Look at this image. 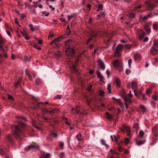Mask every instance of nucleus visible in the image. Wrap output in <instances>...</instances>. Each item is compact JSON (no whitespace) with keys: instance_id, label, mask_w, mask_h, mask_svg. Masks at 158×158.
Here are the masks:
<instances>
[{"instance_id":"obj_1","label":"nucleus","mask_w":158,"mask_h":158,"mask_svg":"<svg viewBox=\"0 0 158 158\" xmlns=\"http://www.w3.org/2000/svg\"><path fill=\"white\" fill-rule=\"evenodd\" d=\"M16 118L18 119V121L19 124L13 126L11 128L13 134L15 138L17 140H19L20 134L23 130V129L25 127V125L23 123V121L25 120V119L19 116L16 117Z\"/></svg>"},{"instance_id":"obj_2","label":"nucleus","mask_w":158,"mask_h":158,"mask_svg":"<svg viewBox=\"0 0 158 158\" xmlns=\"http://www.w3.org/2000/svg\"><path fill=\"white\" fill-rule=\"evenodd\" d=\"M158 41L156 39L153 41V44L152 47L150 50V52L152 55H155L157 54L158 52Z\"/></svg>"},{"instance_id":"obj_3","label":"nucleus","mask_w":158,"mask_h":158,"mask_svg":"<svg viewBox=\"0 0 158 158\" xmlns=\"http://www.w3.org/2000/svg\"><path fill=\"white\" fill-rule=\"evenodd\" d=\"M121 95L122 98L124 99V101L126 102H131V99L127 97V95L125 93L124 91L122 90L121 92Z\"/></svg>"},{"instance_id":"obj_4","label":"nucleus","mask_w":158,"mask_h":158,"mask_svg":"<svg viewBox=\"0 0 158 158\" xmlns=\"http://www.w3.org/2000/svg\"><path fill=\"white\" fill-rule=\"evenodd\" d=\"M39 147L38 146H37L35 143H33L32 144H31L26 147L25 148V150L26 151H28L31 148H34V149H39Z\"/></svg>"},{"instance_id":"obj_5","label":"nucleus","mask_w":158,"mask_h":158,"mask_svg":"<svg viewBox=\"0 0 158 158\" xmlns=\"http://www.w3.org/2000/svg\"><path fill=\"white\" fill-rule=\"evenodd\" d=\"M137 83L135 81H132L131 83H129L127 85V87L128 88H131L132 89L135 90V89L137 87Z\"/></svg>"},{"instance_id":"obj_6","label":"nucleus","mask_w":158,"mask_h":158,"mask_svg":"<svg viewBox=\"0 0 158 158\" xmlns=\"http://www.w3.org/2000/svg\"><path fill=\"white\" fill-rule=\"evenodd\" d=\"M9 152L8 148H0V153L2 155H6Z\"/></svg>"},{"instance_id":"obj_7","label":"nucleus","mask_w":158,"mask_h":158,"mask_svg":"<svg viewBox=\"0 0 158 158\" xmlns=\"http://www.w3.org/2000/svg\"><path fill=\"white\" fill-rule=\"evenodd\" d=\"M65 52L66 55L69 56L70 53H71L72 55L73 54L74 52V51L73 48L71 47H67L65 50Z\"/></svg>"},{"instance_id":"obj_8","label":"nucleus","mask_w":158,"mask_h":158,"mask_svg":"<svg viewBox=\"0 0 158 158\" xmlns=\"http://www.w3.org/2000/svg\"><path fill=\"white\" fill-rule=\"evenodd\" d=\"M112 64L115 68L118 67L121 64V61L120 60H115L112 63Z\"/></svg>"},{"instance_id":"obj_9","label":"nucleus","mask_w":158,"mask_h":158,"mask_svg":"<svg viewBox=\"0 0 158 158\" xmlns=\"http://www.w3.org/2000/svg\"><path fill=\"white\" fill-rule=\"evenodd\" d=\"M152 132L155 136H157L158 135V125L155 126L152 128Z\"/></svg>"},{"instance_id":"obj_10","label":"nucleus","mask_w":158,"mask_h":158,"mask_svg":"<svg viewBox=\"0 0 158 158\" xmlns=\"http://www.w3.org/2000/svg\"><path fill=\"white\" fill-rule=\"evenodd\" d=\"M98 62L101 69L104 70L105 69V66L103 62L101 60H98Z\"/></svg>"},{"instance_id":"obj_11","label":"nucleus","mask_w":158,"mask_h":158,"mask_svg":"<svg viewBox=\"0 0 158 158\" xmlns=\"http://www.w3.org/2000/svg\"><path fill=\"white\" fill-rule=\"evenodd\" d=\"M123 130L121 129V130L122 131H126L127 133L128 132H130L131 130L130 127L128 126H123Z\"/></svg>"},{"instance_id":"obj_12","label":"nucleus","mask_w":158,"mask_h":158,"mask_svg":"<svg viewBox=\"0 0 158 158\" xmlns=\"http://www.w3.org/2000/svg\"><path fill=\"white\" fill-rule=\"evenodd\" d=\"M139 40H141L145 35V33L144 32L140 31V33L139 34Z\"/></svg>"},{"instance_id":"obj_13","label":"nucleus","mask_w":158,"mask_h":158,"mask_svg":"<svg viewBox=\"0 0 158 158\" xmlns=\"http://www.w3.org/2000/svg\"><path fill=\"white\" fill-rule=\"evenodd\" d=\"M112 99L113 100H115V102L120 106L122 107V103L121 102L120 100L119 99H117L115 97H112Z\"/></svg>"},{"instance_id":"obj_14","label":"nucleus","mask_w":158,"mask_h":158,"mask_svg":"<svg viewBox=\"0 0 158 158\" xmlns=\"http://www.w3.org/2000/svg\"><path fill=\"white\" fill-rule=\"evenodd\" d=\"M72 111L74 113L77 114L80 113V110L79 108L76 107L75 108H73L72 109Z\"/></svg>"},{"instance_id":"obj_15","label":"nucleus","mask_w":158,"mask_h":158,"mask_svg":"<svg viewBox=\"0 0 158 158\" xmlns=\"http://www.w3.org/2000/svg\"><path fill=\"white\" fill-rule=\"evenodd\" d=\"M65 44L66 48L67 47L70 48L72 45V41L68 40L65 42Z\"/></svg>"},{"instance_id":"obj_16","label":"nucleus","mask_w":158,"mask_h":158,"mask_svg":"<svg viewBox=\"0 0 158 158\" xmlns=\"http://www.w3.org/2000/svg\"><path fill=\"white\" fill-rule=\"evenodd\" d=\"M60 109L55 108L52 110L49 111V114H52L55 113V112H58L60 110Z\"/></svg>"},{"instance_id":"obj_17","label":"nucleus","mask_w":158,"mask_h":158,"mask_svg":"<svg viewBox=\"0 0 158 158\" xmlns=\"http://www.w3.org/2000/svg\"><path fill=\"white\" fill-rule=\"evenodd\" d=\"M71 69L72 71L75 73H77L78 74L79 73L77 69L76 68V67L74 65H73L71 67Z\"/></svg>"},{"instance_id":"obj_18","label":"nucleus","mask_w":158,"mask_h":158,"mask_svg":"<svg viewBox=\"0 0 158 158\" xmlns=\"http://www.w3.org/2000/svg\"><path fill=\"white\" fill-rule=\"evenodd\" d=\"M97 32L96 31L94 30L92 31L90 33V36L92 38L96 36L97 35Z\"/></svg>"},{"instance_id":"obj_19","label":"nucleus","mask_w":158,"mask_h":158,"mask_svg":"<svg viewBox=\"0 0 158 158\" xmlns=\"http://www.w3.org/2000/svg\"><path fill=\"white\" fill-rule=\"evenodd\" d=\"M141 58V56L139 54H137L134 56V59L135 61L139 60V61Z\"/></svg>"},{"instance_id":"obj_20","label":"nucleus","mask_w":158,"mask_h":158,"mask_svg":"<svg viewBox=\"0 0 158 158\" xmlns=\"http://www.w3.org/2000/svg\"><path fill=\"white\" fill-rule=\"evenodd\" d=\"M26 74L27 75L30 80H31L32 79V77L31 74L30 73L28 69H26L25 70Z\"/></svg>"},{"instance_id":"obj_21","label":"nucleus","mask_w":158,"mask_h":158,"mask_svg":"<svg viewBox=\"0 0 158 158\" xmlns=\"http://www.w3.org/2000/svg\"><path fill=\"white\" fill-rule=\"evenodd\" d=\"M123 48V45L119 44L116 47L115 51L120 52Z\"/></svg>"},{"instance_id":"obj_22","label":"nucleus","mask_w":158,"mask_h":158,"mask_svg":"<svg viewBox=\"0 0 158 158\" xmlns=\"http://www.w3.org/2000/svg\"><path fill=\"white\" fill-rule=\"evenodd\" d=\"M41 103H42L43 104H49L48 102L47 101H46L45 102H40L36 104V106H34V107H33L34 108V109H36V108L40 107L39 104H41Z\"/></svg>"},{"instance_id":"obj_23","label":"nucleus","mask_w":158,"mask_h":158,"mask_svg":"<svg viewBox=\"0 0 158 158\" xmlns=\"http://www.w3.org/2000/svg\"><path fill=\"white\" fill-rule=\"evenodd\" d=\"M115 82L116 84V85L117 87H119L120 86V81L118 78H116L115 80Z\"/></svg>"},{"instance_id":"obj_24","label":"nucleus","mask_w":158,"mask_h":158,"mask_svg":"<svg viewBox=\"0 0 158 158\" xmlns=\"http://www.w3.org/2000/svg\"><path fill=\"white\" fill-rule=\"evenodd\" d=\"M60 38L58 37L55 40L52 41L50 43V45H52L54 43L56 44L57 43V42H58L59 41Z\"/></svg>"},{"instance_id":"obj_25","label":"nucleus","mask_w":158,"mask_h":158,"mask_svg":"<svg viewBox=\"0 0 158 158\" xmlns=\"http://www.w3.org/2000/svg\"><path fill=\"white\" fill-rule=\"evenodd\" d=\"M134 91L135 95L136 96H138L140 95H142V94L141 93V91H138L136 90H134Z\"/></svg>"},{"instance_id":"obj_26","label":"nucleus","mask_w":158,"mask_h":158,"mask_svg":"<svg viewBox=\"0 0 158 158\" xmlns=\"http://www.w3.org/2000/svg\"><path fill=\"white\" fill-rule=\"evenodd\" d=\"M121 55V53L120 52L118 51H115V54L114 55V57H119Z\"/></svg>"},{"instance_id":"obj_27","label":"nucleus","mask_w":158,"mask_h":158,"mask_svg":"<svg viewBox=\"0 0 158 158\" xmlns=\"http://www.w3.org/2000/svg\"><path fill=\"white\" fill-rule=\"evenodd\" d=\"M133 128H134V129H135V130L136 132H138V130H139V126L138 123H135L134 124L133 126Z\"/></svg>"},{"instance_id":"obj_28","label":"nucleus","mask_w":158,"mask_h":158,"mask_svg":"<svg viewBox=\"0 0 158 158\" xmlns=\"http://www.w3.org/2000/svg\"><path fill=\"white\" fill-rule=\"evenodd\" d=\"M136 143L138 145H140L143 144L145 142V141H141L138 140H136Z\"/></svg>"},{"instance_id":"obj_29","label":"nucleus","mask_w":158,"mask_h":158,"mask_svg":"<svg viewBox=\"0 0 158 158\" xmlns=\"http://www.w3.org/2000/svg\"><path fill=\"white\" fill-rule=\"evenodd\" d=\"M152 99L154 101H156L158 100V95L155 94L152 97Z\"/></svg>"},{"instance_id":"obj_30","label":"nucleus","mask_w":158,"mask_h":158,"mask_svg":"<svg viewBox=\"0 0 158 158\" xmlns=\"http://www.w3.org/2000/svg\"><path fill=\"white\" fill-rule=\"evenodd\" d=\"M7 139L11 143L13 142L12 139L11 137V136L10 135L8 134L7 135Z\"/></svg>"},{"instance_id":"obj_31","label":"nucleus","mask_w":158,"mask_h":158,"mask_svg":"<svg viewBox=\"0 0 158 158\" xmlns=\"http://www.w3.org/2000/svg\"><path fill=\"white\" fill-rule=\"evenodd\" d=\"M111 85L110 84H109L108 85L107 89L108 91V93L109 94H111Z\"/></svg>"},{"instance_id":"obj_32","label":"nucleus","mask_w":158,"mask_h":158,"mask_svg":"<svg viewBox=\"0 0 158 158\" xmlns=\"http://www.w3.org/2000/svg\"><path fill=\"white\" fill-rule=\"evenodd\" d=\"M144 132L142 130H141L139 132V134L138 135V137L141 138L144 136Z\"/></svg>"},{"instance_id":"obj_33","label":"nucleus","mask_w":158,"mask_h":158,"mask_svg":"<svg viewBox=\"0 0 158 158\" xmlns=\"http://www.w3.org/2000/svg\"><path fill=\"white\" fill-rule=\"evenodd\" d=\"M97 74L98 78L101 79L104 78L103 76L98 71L97 72Z\"/></svg>"},{"instance_id":"obj_34","label":"nucleus","mask_w":158,"mask_h":158,"mask_svg":"<svg viewBox=\"0 0 158 158\" xmlns=\"http://www.w3.org/2000/svg\"><path fill=\"white\" fill-rule=\"evenodd\" d=\"M151 14H149L146 15L142 17V19H143V20H144L145 19H148V18L151 17Z\"/></svg>"},{"instance_id":"obj_35","label":"nucleus","mask_w":158,"mask_h":158,"mask_svg":"<svg viewBox=\"0 0 158 158\" xmlns=\"http://www.w3.org/2000/svg\"><path fill=\"white\" fill-rule=\"evenodd\" d=\"M5 43V40L3 38L0 39V44L3 45Z\"/></svg>"},{"instance_id":"obj_36","label":"nucleus","mask_w":158,"mask_h":158,"mask_svg":"<svg viewBox=\"0 0 158 158\" xmlns=\"http://www.w3.org/2000/svg\"><path fill=\"white\" fill-rule=\"evenodd\" d=\"M145 31L146 32L149 34L150 33V32L151 31V28L149 27H145Z\"/></svg>"},{"instance_id":"obj_37","label":"nucleus","mask_w":158,"mask_h":158,"mask_svg":"<svg viewBox=\"0 0 158 158\" xmlns=\"http://www.w3.org/2000/svg\"><path fill=\"white\" fill-rule=\"evenodd\" d=\"M51 135L53 137L57 138L58 137V135L57 133H54L53 132H51Z\"/></svg>"},{"instance_id":"obj_38","label":"nucleus","mask_w":158,"mask_h":158,"mask_svg":"<svg viewBox=\"0 0 158 158\" xmlns=\"http://www.w3.org/2000/svg\"><path fill=\"white\" fill-rule=\"evenodd\" d=\"M103 5L102 4H100L98 6V9L97 10V11H101L103 9Z\"/></svg>"},{"instance_id":"obj_39","label":"nucleus","mask_w":158,"mask_h":158,"mask_svg":"<svg viewBox=\"0 0 158 158\" xmlns=\"http://www.w3.org/2000/svg\"><path fill=\"white\" fill-rule=\"evenodd\" d=\"M127 15L129 18H131V19L135 18V14L133 13H130L128 15Z\"/></svg>"},{"instance_id":"obj_40","label":"nucleus","mask_w":158,"mask_h":158,"mask_svg":"<svg viewBox=\"0 0 158 158\" xmlns=\"http://www.w3.org/2000/svg\"><path fill=\"white\" fill-rule=\"evenodd\" d=\"M49 13L48 12L45 11H43L42 12V15L43 16H48L49 15Z\"/></svg>"},{"instance_id":"obj_41","label":"nucleus","mask_w":158,"mask_h":158,"mask_svg":"<svg viewBox=\"0 0 158 158\" xmlns=\"http://www.w3.org/2000/svg\"><path fill=\"white\" fill-rule=\"evenodd\" d=\"M140 107L142 111L145 112L146 111V108L143 105H140Z\"/></svg>"},{"instance_id":"obj_42","label":"nucleus","mask_w":158,"mask_h":158,"mask_svg":"<svg viewBox=\"0 0 158 158\" xmlns=\"http://www.w3.org/2000/svg\"><path fill=\"white\" fill-rule=\"evenodd\" d=\"M81 134H79L77 135L76 138L78 141H79L81 140L82 139L81 138Z\"/></svg>"},{"instance_id":"obj_43","label":"nucleus","mask_w":158,"mask_h":158,"mask_svg":"<svg viewBox=\"0 0 158 158\" xmlns=\"http://www.w3.org/2000/svg\"><path fill=\"white\" fill-rule=\"evenodd\" d=\"M153 29L156 31H158V27L157 26V24H154L153 25Z\"/></svg>"},{"instance_id":"obj_44","label":"nucleus","mask_w":158,"mask_h":158,"mask_svg":"<svg viewBox=\"0 0 158 158\" xmlns=\"http://www.w3.org/2000/svg\"><path fill=\"white\" fill-rule=\"evenodd\" d=\"M42 111L45 113H49V110L48 109L46 108H44L43 109Z\"/></svg>"},{"instance_id":"obj_45","label":"nucleus","mask_w":158,"mask_h":158,"mask_svg":"<svg viewBox=\"0 0 158 158\" xmlns=\"http://www.w3.org/2000/svg\"><path fill=\"white\" fill-rule=\"evenodd\" d=\"M152 91V89L151 88H150L146 90V94L147 95H148L149 94H150Z\"/></svg>"},{"instance_id":"obj_46","label":"nucleus","mask_w":158,"mask_h":158,"mask_svg":"<svg viewBox=\"0 0 158 158\" xmlns=\"http://www.w3.org/2000/svg\"><path fill=\"white\" fill-rule=\"evenodd\" d=\"M29 27L30 28V29L31 31H33L34 30H35V29L34 28V27H33V25L32 24H29Z\"/></svg>"},{"instance_id":"obj_47","label":"nucleus","mask_w":158,"mask_h":158,"mask_svg":"<svg viewBox=\"0 0 158 158\" xmlns=\"http://www.w3.org/2000/svg\"><path fill=\"white\" fill-rule=\"evenodd\" d=\"M33 47L37 49H41V48H40L39 46L36 44H34L33 45Z\"/></svg>"},{"instance_id":"obj_48","label":"nucleus","mask_w":158,"mask_h":158,"mask_svg":"<svg viewBox=\"0 0 158 158\" xmlns=\"http://www.w3.org/2000/svg\"><path fill=\"white\" fill-rule=\"evenodd\" d=\"M101 142L102 144L105 145L106 146L108 147V146L106 143V141L104 139H102L101 140Z\"/></svg>"},{"instance_id":"obj_49","label":"nucleus","mask_w":158,"mask_h":158,"mask_svg":"<svg viewBox=\"0 0 158 158\" xmlns=\"http://www.w3.org/2000/svg\"><path fill=\"white\" fill-rule=\"evenodd\" d=\"M35 82L36 84L39 85L41 83V81L40 79H37L36 80Z\"/></svg>"},{"instance_id":"obj_50","label":"nucleus","mask_w":158,"mask_h":158,"mask_svg":"<svg viewBox=\"0 0 158 158\" xmlns=\"http://www.w3.org/2000/svg\"><path fill=\"white\" fill-rule=\"evenodd\" d=\"M124 143L126 144H127L129 143V139L128 138H126L125 139L124 141Z\"/></svg>"},{"instance_id":"obj_51","label":"nucleus","mask_w":158,"mask_h":158,"mask_svg":"<svg viewBox=\"0 0 158 158\" xmlns=\"http://www.w3.org/2000/svg\"><path fill=\"white\" fill-rule=\"evenodd\" d=\"M128 62L129 67V68H130L131 67V64L132 63V59H129L128 60Z\"/></svg>"},{"instance_id":"obj_52","label":"nucleus","mask_w":158,"mask_h":158,"mask_svg":"<svg viewBox=\"0 0 158 158\" xmlns=\"http://www.w3.org/2000/svg\"><path fill=\"white\" fill-rule=\"evenodd\" d=\"M43 156L45 157V158H48L50 156V155L49 153H47L45 154V153L44 154Z\"/></svg>"},{"instance_id":"obj_53","label":"nucleus","mask_w":158,"mask_h":158,"mask_svg":"<svg viewBox=\"0 0 158 158\" xmlns=\"http://www.w3.org/2000/svg\"><path fill=\"white\" fill-rule=\"evenodd\" d=\"M113 116L111 114H110L109 115L106 117V118L107 119L110 120L113 118Z\"/></svg>"},{"instance_id":"obj_54","label":"nucleus","mask_w":158,"mask_h":158,"mask_svg":"<svg viewBox=\"0 0 158 158\" xmlns=\"http://www.w3.org/2000/svg\"><path fill=\"white\" fill-rule=\"evenodd\" d=\"M20 83H21L20 82H19L18 81L16 82L15 84V87L16 88H17V87L19 85Z\"/></svg>"},{"instance_id":"obj_55","label":"nucleus","mask_w":158,"mask_h":158,"mask_svg":"<svg viewBox=\"0 0 158 158\" xmlns=\"http://www.w3.org/2000/svg\"><path fill=\"white\" fill-rule=\"evenodd\" d=\"M64 156V154L63 152H61L60 154V158H63Z\"/></svg>"},{"instance_id":"obj_56","label":"nucleus","mask_w":158,"mask_h":158,"mask_svg":"<svg viewBox=\"0 0 158 158\" xmlns=\"http://www.w3.org/2000/svg\"><path fill=\"white\" fill-rule=\"evenodd\" d=\"M104 92L103 91H102V90H100V93H99L100 96H104Z\"/></svg>"},{"instance_id":"obj_57","label":"nucleus","mask_w":158,"mask_h":158,"mask_svg":"<svg viewBox=\"0 0 158 158\" xmlns=\"http://www.w3.org/2000/svg\"><path fill=\"white\" fill-rule=\"evenodd\" d=\"M108 109L109 111H114V110H115V108H114V107H110V108H109ZM114 112V111L113 112Z\"/></svg>"},{"instance_id":"obj_58","label":"nucleus","mask_w":158,"mask_h":158,"mask_svg":"<svg viewBox=\"0 0 158 158\" xmlns=\"http://www.w3.org/2000/svg\"><path fill=\"white\" fill-rule=\"evenodd\" d=\"M5 26L6 27H7L10 30V31H12L13 30L12 28H11V27L9 26L8 24H5Z\"/></svg>"},{"instance_id":"obj_59","label":"nucleus","mask_w":158,"mask_h":158,"mask_svg":"<svg viewBox=\"0 0 158 158\" xmlns=\"http://www.w3.org/2000/svg\"><path fill=\"white\" fill-rule=\"evenodd\" d=\"M59 146L62 149H64V143L63 142H60Z\"/></svg>"},{"instance_id":"obj_60","label":"nucleus","mask_w":158,"mask_h":158,"mask_svg":"<svg viewBox=\"0 0 158 158\" xmlns=\"http://www.w3.org/2000/svg\"><path fill=\"white\" fill-rule=\"evenodd\" d=\"M71 33V31L70 30H67L66 31V33L67 34V35H69Z\"/></svg>"},{"instance_id":"obj_61","label":"nucleus","mask_w":158,"mask_h":158,"mask_svg":"<svg viewBox=\"0 0 158 158\" xmlns=\"http://www.w3.org/2000/svg\"><path fill=\"white\" fill-rule=\"evenodd\" d=\"M8 99L10 100H14L13 98L11 96L8 95Z\"/></svg>"},{"instance_id":"obj_62","label":"nucleus","mask_w":158,"mask_h":158,"mask_svg":"<svg viewBox=\"0 0 158 158\" xmlns=\"http://www.w3.org/2000/svg\"><path fill=\"white\" fill-rule=\"evenodd\" d=\"M100 14L101 17H104L105 16V14L103 12H101Z\"/></svg>"},{"instance_id":"obj_63","label":"nucleus","mask_w":158,"mask_h":158,"mask_svg":"<svg viewBox=\"0 0 158 158\" xmlns=\"http://www.w3.org/2000/svg\"><path fill=\"white\" fill-rule=\"evenodd\" d=\"M20 18L21 19H23L25 17L26 15L25 14H22L20 15Z\"/></svg>"},{"instance_id":"obj_64","label":"nucleus","mask_w":158,"mask_h":158,"mask_svg":"<svg viewBox=\"0 0 158 158\" xmlns=\"http://www.w3.org/2000/svg\"><path fill=\"white\" fill-rule=\"evenodd\" d=\"M20 32H21V33L23 36H25L27 35L25 31L22 32L20 31Z\"/></svg>"}]
</instances>
